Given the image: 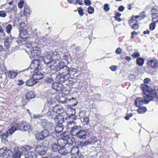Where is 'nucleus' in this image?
I'll return each mask as SVG.
<instances>
[{
  "instance_id": "52",
  "label": "nucleus",
  "mask_w": 158,
  "mask_h": 158,
  "mask_svg": "<svg viewBox=\"0 0 158 158\" xmlns=\"http://www.w3.org/2000/svg\"><path fill=\"white\" fill-rule=\"evenodd\" d=\"M23 4L24 1L23 0H21L19 2L18 6L19 8H22L23 7Z\"/></svg>"
},
{
  "instance_id": "21",
  "label": "nucleus",
  "mask_w": 158,
  "mask_h": 158,
  "mask_svg": "<svg viewBox=\"0 0 158 158\" xmlns=\"http://www.w3.org/2000/svg\"><path fill=\"white\" fill-rule=\"evenodd\" d=\"M148 64L149 66H150L151 67L154 68H157L158 65L156 60L153 59L149 60Z\"/></svg>"
},
{
  "instance_id": "32",
  "label": "nucleus",
  "mask_w": 158,
  "mask_h": 158,
  "mask_svg": "<svg viewBox=\"0 0 158 158\" xmlns=\"http://www.w3.org/2000/svg\"><path fill=\"white\" fill-rule=\"evenodd\" d=\"M35 97V95L33 92H30L27 93L26 96V99L29 100Z\"/></svg>"
},
{
  "instance_id": "49",
  "label": "nucleus",
  "mask_w": 158,
  "mask_h": 158,
  "mask_svg": "<svg viewBox=\"0 0 158 158\" xmlns=\"http://www.w3.org/2000/svg\"><path fill=\"white\" fill-rule=\"evenodd\" d=\"M6 28V32L8 33H9L10 32V30L12 28V27L10 24H9L7 26Z\"/></svg>"
},
{
  "instance_id": "27",
  "label": "nucleus",
  "mask_w": 158,
  "mask_h": 158,
  "mask_svg": "<svg viewBox=\"0 0 158 158\" xmlns=\"http://www.w3.org/2000/svg\"><path fill=\"white\" fill-rule=\"evenodd\" d=\"M56 98L55 95H52V96L47 98L48 102L50 104H52L56 102Z\"/></svg>"
},
{
  "instance_id": "6",
  "label": "nucleus",
  "mask_w": 158,
  "mask_h": 158,
  "mask_svg": "<svg viewBox=\"0 0 158 158\" xmlns=\"http://www.w3.org/2000/svg\"><path fill=\"white\" fill-rule=\"evenodd\" d=\"M68 123L67 124L68 128H71L70 131L71 135L73 136H76L80 128H81V127L79 126H73L74 122L73 121L70 122H68Z\"/></svg>"
},
{
  "instance_id": "31",
  "label": "nucleus",
  "mask_w": 158,
  "mask_h": 158,
  "mask_svg": "<svg viewBox=\"0 0 158 158\" xmlns=\"http://www.w3.org/2000/svg\"><path fill=\"white\" fill-rule=\"evenodd\" d=\"M59 148L58 150V152L61 154H62L63 155H67V152H66V149L64 147H59Z\"/></svg>"
},
{
  "instance_id": "26",
  "label": "nucleus",
  "mask_w": 158,
  "mask_h": 158,
  "mask_svg": "<svg viewBox=\"0 0 158 158\" xmlns=\"http://www.w3.org/2000/svg\"><path fill=\"white\" fill-rule=\"evenodd\" d=\"M19 31H26L28 27L26 23L23 22H21L19 26Z\"/></svg>"
},
{
  "instance_id": "35",
  "label": "nucleus",
  "mask_w": 158,
  "mask_h": 158,
  "mask_svg": "<svg viewBox=\"0 0 158 158\" xmlns=\"http://www.w3.org/2000/svg\"><path fill=\"white\" fill-rule=\"evenodd\" d=\"M47 115L48 116H53L56 115L55 110H54V107H53L52 109H49L48 112L47 113Z\"/></svg>"
},
{
  "instance_id": "47",
  "label": "nucleus",
  "mask_w": 158,
  "mask_h": 158,
  "mask_svg": "<svg viewBox=\"0 0 158 158\" xmlns=\"http://www.w3.org/2000/svg\"><path fill=\"white\" fill-rule=\"evenodd\" d=\"M94 8L92 6H89L88 8V12L89 14H92L94 12Z\"/></svg>"
},
{
  "instance_id": "44",
  "label": "nucleus",
  "mask_w": 158,
  "mask_h": 158,
  "mask_svg": "<svg viewBox=\"0 0 158 158\" xmlns=\"http://www.w3.org/2000/svg\"><path fill=\"white\" fill-rule=\"evenodd\" d=\"M10 40V39L9 37H6L4 39V40L5 46L7 47L9 45Z\"/></svg>"
},
{
  "instance_id": "39",
  "label": "nucleus",
  "mask_w": 158,
  "mask_h": 158,
  "mask_svg": "<svg viewBox=\"0 0 158 158\" xmlns=\"http://www.w3.org/2000/svg\"><path fill=\"white\" fill-rule=\"evenodd\" d=\"M13 153L12 151L10 149H6V152L5 153V156L6 158L10 157L13 155Z\"/></svg>"
},
{
  "instance_id": "7",
  "label": "nucleus",
  "mask_w": 158,
  "mask_h": 158,
  "mask_svg": "<svg viewBox=\"0 0 158 158\" xmlns=\"http://www.w3.org/2000/svg\"><path fill=\"white\" fill-rule=\"evenodd\" d=\"M144 98H142L139 97L136 98L135 100V105L138 107H139L143 104H148L150 100H148V98L146 97V96L144 95Z\"/></svg>"
},
{
  "instance_id": "62",
  "label": "nucleus",
  "mask_w": 158,
  "mask_h": 158,
  "mask_svg": "<svg viewBox=\"0 0 158 158\" xmlns=\"http://www.w3.org/2000/svg\"><path fill=\"white\" fill-rule=\"evenodd\" d=\"M54 121L56 123H59L60 124V121L58 119V116L56 115V117L54 118Z\"/></svg>"
},
{
  "instance_id": "55",
  "label": "nucleus",
  "mask_w": 158,
  "mask_h": 158,
  "mask_svg": "<svg viewBox=\"0 0 158 158\" xmlns=\"http://www.w3.org/2000/svg\"><path fill=\"white\" fill-rule=\"evenodd\" d=\"M17 85L19 86L23 85L24 83V82L22 80H19L17 81Z\"/></svg>"
},
{
  "instance_id": "38",
  "label": "nucleus",
  "mask_w": 158,
  "mask_h": 158,
  "mask_svg": "<svg viewBox=\"0 0 158 158\" xmlns=\"http://www.w3.org/2000/svg\"><path fill=\"white\" fill-rule=\"evenodd\" d=\"M35 137L37 140H39L43 139H44L41 132L36 134L35 135Z\"/></svg>"
},
{
  "instance_id": "28",
  "label": "nucleus",
  "mask_w": 158,
  "mask_h": 158,
  "mask_svg": "<svg viewBox=\"0 0 158 158\" xmlns=\"http://www.w3.org/2000/svg\"><path fill=\"white\" fill-rule=\"evenodd\" d=\"M79 151L78 147L77 146L73 147L70 150L71 153L72 155H77Z\"/></svg>"
},
{
  "instance_id": "60",
  "label": "nucleus",
  "mask_w": 158,
  "mask_h": 158,
  "mask_svg": "<svg viewBox=\"0 0 158 158\" xmlns=\"http://www.w3.org/2000/svg\"><path fill=\"white\" fill-rule=\"evenodd\" d=\"M84 3L85 5L87 6H89L91 4V2L89 0H85Z\"/></svg>"
},
{
  "instance_id": "59",
  "label": "nucleus",
  "mask_w": 158,
  "mask_h": 158,
  "mask_svg": "<svg viewBox=\"0 0 158 158\" xmlns=\"http://www.w3.org/2000/svg\"><path fill=\"white\" fill-rule=\"evenodd\" d=\"M118 67L117 66H112L110 67V69L112 71H114L116 70Z\"/></svg>"
},
{
  "instance_id": "40",
  "label": "nucleus",
  "mask_w": 158,
  "mask_h": 158,
  "mask_svg": "<svg viewBox=\"0 0 158 158\" xmlns=\"http://www.w3.org/2000/svg\"><path fill=\"white\" fill-rule=\"evenodd\" d=\"M59 148L57 143H54L52 145V148L53 151L55 152L58 151Z\"/></svg>"
},
{
  "instance_id": "2",
  "label": "nucleus",
  "mask_w": 158,
  "mask_h": 158,
  "mask_svg": "<svg viewBox=\"0 0 158 158\" xmlns=\"http://www.w3.org/2000/svg\"><path fill=\"white\" fill-rule=\"evenodd\" d=\"M144 90L146 91V93L144 94V95L148 98V100L152 101L153 98H155L157 96V94L158 92V90L155 89L153 88L149 87L146 84L143 85Z\"/></svg>"
},
{
  "instance_id": "61",
  "label": "nucleus",
  "mask_w": 158,
  "mask_h": 158,
  "mask_svg": "<svg viewBox=\"0 0 158 158\" xmlns=\"http://www.w3.org/2000/svg\"><path fill=\"white\" fill-rule=\"evenodd\" d=\"M122 49L119 48H118L116 50L115 52L117 54H121Z\"/></svg>"
},
{
  "instance_id": "58",
  "label": "nucleus",
  "mask_w": 158,
  "mask_h": 158,
  "mask_svg": "<svg viewBox=\"0 0 158 158\" xmlns=\"http://www.w3.org/2000/svg\"><path fill=\"white\" fill-rule=\"evenodd\" d=\"M32 46V43L27 42L25 44V46L28 48H31Z\"/></svg>"
},
{
  "instance_id": "15",
  "label": "nucleus",
  "mask_w": 158,
  "mask_h": 158,
  "mask_svg": "<svg viewBox=\"0 0 158 158\" xmlns=\"http://www.w3.org/2000/svg\"><path fill=\"white\" fill-rule=\"evenodd\" d=\"M52 88L56 91H60L63 89V85L60 83H55L52 84Z\"/></svg>"
},
{
  "instance_id": "29",
  "label": "nucleus",
  "mask_w": 158,
  "mask_h": 158,
  "mask_svg": "<svg viewBox=\"0 0 158 158\" xmlns=\"http://www.w3.org/2000/svg\"><path fill=\"white\" fill-rule=\"evenodd\" d=\"M20 150H16L14 154L13 153V156L15 158H19L21 155L23 153L22 150L20 149Z\"/></svg>"
},
{
  "instance_id": "11",
  "label": "nucleus",
  "mask_w": 158,
  "mask_h": 158,
  "mask_svg": "<svg viewBox=\"0 0 158 158\" xmlns=\"http://www.w3.org/2000/svg\"><path fill=\"white\" fill-rule=\"evenodd\" d=\"M45 57H48L51 60H56L57 61V62L60 61L59 60L60 59V55L56 52L51 53L50 55Z\"/></svg>"
},
{
  "instance_id": "37",
  "label": "nucleus",
  "mask_w": 158,
  "mask_h": 158,
  "mask_svg": "<svg viewBox=\"0 0 158 158\" xmlns=\"http://www.w3.org/2000/svg\"><path fill=\"white\" fill-rule=\"evenodd\" d=\"M30 10L29 7L27 5H25L24 9V15L26 16L29 15Z\"/></svg>"
},
{
  "instance_id": "3",
  "label": "nucleus",
  "mask_w": 158,
  "mask_h": 158,
  "mask_svg": "<svg viewBox=\"0 0 158 158\" xmlns=\"http://www.w3.org/2000/svg\"><path fill=\"white\" fill-rule=\"evenodd\" d=\"M32 147L28 145L25 146L21 148L25 158H36L37 155L33 151H30Z\"/></svg>"
},
{
  "instance_id": "4",
  "label": "nucleus",
  "mask_w": 158,
  "mask_h": 158,
  "mask_svg": "<svg viewBox=\"0 0 158 158\" xmlns=\"http://www.w3.org/2000/svg\"><path fill=\"white\" fill-rule=\"evenodd\" d=\"M55 79L57 82H64L67 85L72 84L73 82L72 81L69 79V77L59 73L56 75Z\"/></svg>"
},
{
  "instance_id": "53",
  "label": "nucleus",
  "mask_w": 158,
  "mask_h": 158,
  "mask_svg": "<svg viewBox=\"0 0 158 158\" xmlns=\"http://www.w3.org/2000/svg\"><path fill=\"white\" fill-rule=\"evenodd\" d=\"M78 12L79 15L81 16H82L84 14L83 10L81 7H79L78 9Z\"/></svg>"
},
{
  "instance_id": "46",
  "label": "nucleus",
  "mask_w": 158,
  "mask_h": 158,
  "mask_svg": "<svg viewBox=\"0 0 158 158\" xmlns=\"http://www.w3.org/2000/svg\"><path fill=\"white\" fill-rule=\"evenodd\" d=\"M58 119L60 121V124L61 125L64 122V117L61 115H58Z\"/></svg>"
},
{
  "instance_id": "10",
  "label": "nucleus",
  "mask_w": 158,
  "mask_h": 158,
  "mask_svg": "<svg viewBox=\"0 0 158 158\" xmlns=\"http://www.w3.org/2000/svg\"><path fill=\"white\" fill-rule=\"evenodd\" d=\"M35 150L38 154L41 156L44 155L46 152V147L41 144L37 145Z\"/></svg>"
},
{
  "instance_id": "1",
  "label": "nucleus",
  "mask_w": 158,
  "mask_h": 158,
  "mask_svg": "<svg viewBox=\"0 0 158 158\" xmlns=\"http://www.w3.org/2000/svg\"><path fill=\"white\" fill-rule=\"evenodd\" d=\"M40 61L37 60H35L32 61L30 66V68L34 71L31 72H35L39 67ZM44 77V75L39 72H35L32 76V77L35 81H38L42 79Z\"/></svg>"
},
{
  "instance_id": "19",
  "label": "nucleus",
  "mask_w": 158,
  "mask_h": 158,
  "mask_svg": "<svg viewBox=\"0 0 158 158\" xmlns=\"http://www.w3.org/2000/svg\"><path fill=\"white\" fill-rule=\"evenodd\" d=\"M86 135V131L80 128L76 136L80 138L84 139L85 138Z\"/></svg>"
},
{
  "instance_id": "16",
  "label": "nucleus",
  "mask_w": 158,
  "mask_h": 158,
  "mask_svg": "<svg viewBox=\"0 0 158 158\" xmlns=\"http://www.w3.org/2000/svg\"><path fill=\"white\" fill-rule=\"evenodd\" d=\"M9 135L7 131L6 132L3 133L1 134L0 137L2 143H5L8 141L7 138Z\"/></svg>"
},
{
  "instance_id": "8",
  "label": "nucleus",
  "mask_w": 158,
  "mask_h": 158,
  "mask_svg": "<svg viewBox=\"0 0 158 158\" xmlns=\"http://www.w3.org/2000/svg\"><path fill=\"white\" fill-rule=\"evenodd\" d=\"M44 61L48 67L52 70H53L57 66V61L51 60L48 57H44Z\"/></svg>"
},
{
  "instance_id": "12",
  "label": "nucleus",
  "mask_w": 158,
  "mask_h": 158,
  "mask_svg": "<svg viewBox=\"0 0 158 158\" xmlns=\"http://www.w3.org/2000/svg\"><path fill=\"white\" fill-rule=\"evenodd\" d=\"M40 48L38 47H32L30 50V55L33 57H35L40 54Z\"/></svg>"
},
{
  "instance_id": "9",
  "label": "nucleus",
  "mask_w": 158,
  "mask_h": 158,
  "mask_svg": "<svg viewBox=\"0 0 158 158\" xmlns=\"http://www.w3.org/2000/svg\"><path fill=\"white\" fill-rule=\"evenodd\" d=\"M32 127L29 123L23 122L18 124V130L30 132L32 130Z\"/></svg>"
},
{
  "instance_id": "13",
  "label": "nucleus",
  "mask_w": 158,
  "mask_h": 158,
  "mask_svg": "<svg viewBox=\"0 0 158 158\" xmlns=\"http://www.w3.org/2000/svg\"><path fill=\"white\" fill-rule=\"evenodd\" d=\"M41 124L43 127L50 130L53 127L52 123L46 119H42L41 122Z\"/></svg>"
},
{
  "instance_id": "36",
  "label": "nucleus",
  "mask_w": 158,
  "mask_h": 158,
  "mask_svg": "<svg viewBox=\"0 0 158 158\" xmlns=\"http://www.w3.org/2000/svg\"><path fill=\"white\" fill-rule=\"evenodd\" d=\"M6 149L7 148L5 147L0 149V156H5V153L6 152Z\"/></svg>"
},
{
  "instance_id": "64",
  "label": "nucleus",
  "mask_w": 158,
  "mask_h": 158,
  "mask_svg": "<svg viewBox=\"0 0 158 158\" xmlns=\"http://www.w3.org/2000/svg\"><path fill=\"white\" fill-rule=\"evenodd\" d=\"M124 7L122 6H120L118 8V10L119 11H123L124 10Z\"/></svg>"
},
{
  "instance_id": "41",
  "label": "nucleus",
  "mask_w": 158,
  "mask_h": 158,
  "mask_svg": "<svg viewBox=\"0 0 158 158\" xmlns=\"http://www.w3.org/2000/svg\"><path fill=\"white\" fill-rule=\"evenodd\" d=\"M67 111L69 114L71 115H74L76 113L75 109L73 108H68Z\"/></svg>"
},
{
  "instance_id": "20",
  "label": "nucleus",
  "mask_w": 158,
  "mask_h": 158,
  "mask_svg": "<svg viewBox=\"0 0 158 158\" xmlns=\"http://www.w3.org/2000/svg\"><path fill=\"white\" fill-rule=\"evenodd\" d=\"M78 71L75 68L71 67V69L70 70V73L69 75V77L72 78H74L77 77L78 74L77 73Z\"/></svg>"
},
{
  "instance_id": "45",
  "label": "nucleus",
  "mask_w": 158,
  "mask_h": 158,
  "mask_svg": "<svg viewBox=\"0 0 158 158\" xmlns=\"http://www.w3.org/2000/svg\"><path fill=\"white\" fill-rule=\"evenodd\" d=\"M140 56L139 53L137 51L135 52L131 55V56L134 58H136L139 57Z\"/></svg>"
},
{
  "instance_id": "25",
  "label": "nucleus",
  "mask_w": 158,
  "mask_h": 158,
  "mask_svg": "<svg viewBox=\"0 0 158 158\" xmlns=\"http://www.w3.org/2000/svg\"><path fill=\"white\" fill-rule=\"evenodd\" d=\"M19 36L20 39L22 40L27 39L28 36V33L27 31H19Z\"/></svg>"
},
{
  "instance_id": "54",
  "label": "nucleus",
  "mask_w": 158,
  "mask_h": 158,
  "mask_svg": "<svg viewBox=\"0 0 158 158\" xmlns=\"http://www.w3.org/2000/svg\"><path fill=\"white\" fill-rule=\"evenodd\" d=\"M104 10L106 11H108L110 10L109 7V5L108 4H106L104 6Z\"/></svg>"
},
{
  "instance_id": "42",
  "label": "nucleus",
  "mask_w": 158,
  "mask_h": 158,
  "mask_svg": "<svg viewBox=\"0 0 158 158\" xmlns=\"http://www.w3.org/2000/svg\"><path fill=\"white\" fill-rule=\"evenodd\" d=\"M80 143L82 146L86 147L87 145L91 144L92 142L89 141H87L85 142H81Z\"/></svg>"
},
{
  "instance_id": "56",
  "label": "nucleus",
  "mask_w": 158,
  "mask_h": 158,
  "mask_svg": "<svg viewBox=\"0 0 158 158\" xmlns=\"http://www.w3.org/2000/svg\"><path fill=\"white\" fill-rule=\"evenodd\" d=\"M0 68L1 69V70L2 71H4L5 73H6V72L7 71V70H6L5 68V66L4 64L1 65Z\"/></svg>"
},
{
  "instance_id": "48",
  "label": "nucleus",
  "mask_w": 158,
  "mask_h": 158,
  "mask_svg": "<svg viewBox=\"0 0 158 158\" xmlns=\"http://www.w3.org/2000/svg\"><path fill=\"white\" fill-rule=\"evenodd\" d=\"M6 15V13L4 10L0 11V17L4 18Z\"/></svg>"
},
{
  "instance_id": "57",
  "label": "nucleus",
  "mask_w": 158,
  "mask_h": 158,
  "mask_svg": "<svg viewBox=\"0 0 158 158\" xmlns=\"http://www.w3.org/2000/svg\"><path fill=\"white\" fill-rule=\"evenodd\" d=\"M33 116L34 118L36 119L42 117L43 116V115L42 114H34Z\"/></svg>"
},
{
  "instance_id": "5",
  "label": "nucleus",
  "mask_w": 158,
  "mask_h": 158,
  "mask_svg": "<svg viewBox=\"0 0 158 158\" xmlns=\"http://www.w3.org/2000/svg\"><path fill=\"white\" fill-rule=\"evenodd\" d=\"M59 64L58 67L59 69V70L62 74L65 75L67 77H69V75L70 73V70L71 69V67L69 68L67 66L64 65V62H59Z\"/></svg>"
},
{
  "instance_id": "34",
  "label": "nucleus",
  "mask_w": 158,
  "mask_h": 158,
  "mask_svg": "<svg viewBox=\"0 0 158 158\" xmlns=\"http://www.w3.org/2000/svg\"><path fill=\"white\" fill-rule=\"evenodd\" d=\"M137 64L139 66H142L144 63V60L141 57L138 58L136 60Z\"/></svg>"
},
{
  "instance_id": "17",
  "label": "nucleus",
  "mask_w": 158,
  "mask_h": 158,
  "mask_svg": "<svg viewBox=\"0 0 158 158\" xmlns=\"http://www.w3.org/2000/svg\"><path fill=\"white\" fill-rule=\"evenodd\" d=\"M152 20L153 22L156 23L158 22V14L157 11L156 10L155 8L152 10Z\"/></svg>"
},
{
  "instance_id": "33",
  "label": "nucleus",
  "mask_w": 158,
  "mask_h": 158,
  "mask_svg": "<svg viewBox=\"0 0 158 158\" xmlns=\"http://www.w3.org/2000/svg\"><path fill=\"white\" fill-rule=\"evenodd\" d=\"M147 110V108L145 107H140L137 110V112L140 114H142L145 112Z\"/></svg>"
},
{
  "instance_id": "63",
  "label": "nucleus",
  "mask_w": 158,
  "mask_h": 158,
  "mask_svg": "<svg viewBox=\"0 0 158 158\" xmlns=\"http://www.w3.org/2000/svg\"><path fill=\"white\" fill-rule=\"evenodd\" d=\"M132 28L134 29H136L138 28V25L137 23H134L132 27Z\"/></svg>"
},
{
  "instance_id": "18",
  "label": "nucleus",
  "mask_w": 158,
  "mask_h": 158,
  "mask_svg": "<svg viewBox=\"0 0 158 158\" xmlns=\"http://www.w3.org/2000/svg\"><path fill=\"white\" fill-rule=\"evenodd\" d=\"M54 107V110H55L56 114H61L64 112V108L61 105H56Z\"/></svg>"
},
{
  "instance_id": "22",
  "label": "nucleus",
  "mask_w": 158,
  "mask_h": 158,
  "mask_svg": "<svg viewBox=\"0 0 158 158\" xmlns=\"http://www.w3.org/2000/svg\"><path fill=\"white\" fill-rule=\"evenodd\" d=\"M38 81H35L32 77V78H30L27 80L26 82V85L28 86H33L36 84Z\"/></svg>"
},
{
  "instance_id": "43",
  "label": "nucleus",
  "mask_w": 158,
  "mask_h": 158,
  "mask_svg": "<svg viewBox=\"0 0 158 158\" xmlns=\"http://www.w3.org/2000/svg\"><path fill=\"white\" fill-rule=\"evenodd\" d=\"M41 133L45 139V138L48 136L49 135V132L48 131L46 130H44L41 131Z\"/></svg>"
},
{
  "instance_id": "51",
  "label": "nucleus",
  "mask_w": 158,
  "mask_h": 158,
  "mask_svg": "<svg viewBox=\"0 0 158 158\" xmlns=\"http://www.w3.org/2000/svg\"><path fill=\"white\" fill-rule=\"evenodd\" d=\"M155 23H156L153 22L151 23L150 25V29L151 30H152L154 29L155 27Z\"/></svg>"
},
{
  "instance_id": "30",
  "label": "nucleus",
  "mask_w": 158,
  "mask_h": 158,
  "mask_svg": "<svg viewBox=\"0 0 158 158\" xmlns=\"http://www.w3.org/2000/svg\"><path fill=\"white\" fill-rule=\"evenodd\" d=\"M55 131L56 133H60L61 132L63 129V127L62 125L59 124L56 125L55 127Z\"/></svg>"
},
{
  "instance_id": "23",
  "label": "nucleus",
  "mask_w": 158,
  "mask_h": 158,
  "mask_svg": "<svg viewBox=\"0 0 158 158\" xmlns=\"http://www.w3.org/2000/svg\"><path fill=\"white\" fill-rule=\"evenodd\" d=\"M18 74V73L15 71L10 70L8 73V76L10 79H14L16 77Z\"/></svg>"
},
{
  "instance_id": "14",
  "label": "nucleus",
  "mask_w": 158,
  "mask_h": 158,
  "mask_svg": "<svg viewBox=\"0 0 158 158\" xmlns=\"http://www.w3.org/2000/svg\"><path fill=\"white\" fill-rule=\"evenodd\" d=\"M65 133H64L63 135H64V137L65 138V140L64 139H59L58 141L57 144L59 146V147H65L67 143V140L66 139V138H69V136L65 135Z\"/></svg>"
},
{
  "instance_id": "24",
  "label": "nucleus",
  "mask_w": 158,
  "mask_h": 158,
  "mask_svg": "<svg viewBox=\"0 0 158 158\" xmlns=\"http://www.w3.org/2000/svg\"><path fill=\"white\" fill-rule=\"evenodd\" d=\"M17 130H18V124H17L16 126H11L7 132L9 135H11Z\"/></svg>"
},
{
  "instance_id": "50",
  "label": "nucleus",
  "mask_w": 158,
  "mask_h": 158,
  "mask_svg": "<svg viewBox=\"0 0 158 158\" xmlns=\"http://www.w3.org/2000/svg\"><path fill=\"white\" fill-rule=\"evenodd\" d=\"M89 121V118L87 117L83 118V122L84 124H87L88 123Z\"/></svg>"
}]
</instances>
